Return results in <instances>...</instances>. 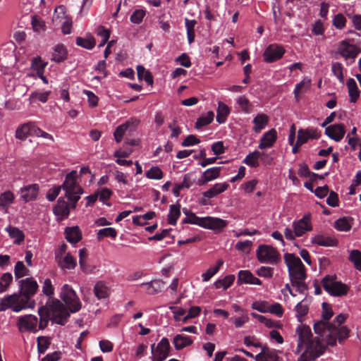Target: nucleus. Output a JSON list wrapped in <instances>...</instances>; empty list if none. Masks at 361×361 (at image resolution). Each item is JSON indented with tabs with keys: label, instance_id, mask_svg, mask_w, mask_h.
Listing matches in <instances>:
<instances>
[{
	"label": "nucleus",
	"instance_id": "473e14b6",
	"mask_svg": "<svg viewBox=\"0 0 361 361\" xmlns=\"http://www.w3.org/2000/svg\"><path fill=\"white\" fill-rule=\"evenodd\" d=\"M56 262L61 269H73L76 267V260L69 253Z\"/></svg>",
	"mask_w": 361,
	"mask_h": 361
},
{
	"label": "nucleus",
	"instance_id": "f8f14e48",
	"mask_svg": "<svg viewBox=\"0 0 361 361\" xmlns=\"http://www.w3.org/2000/svg\"><path fill=\"white\" fill-rule=\"evenodd\" d=\"M360 52V50L357 46L350 44L346 39L341 41L338 44L337 53L346 61L351 59L352 62H354Z\"/></svg>",
	"mask_w": 361,
	"mask_h": 361
},
{
	"label": "nucleus",
	"instance_id": "4be33fe9",
	"mask_svg": "<svg viewBox=\"0 0 361 361\" xmlns=\"http://www.w3.org/2000/svg\"><path fill=\"white\" fill-rule=\"evenodd\" d=\"M238 283H250V284H260L261 282L259 279L253 276V274L248 270H240L238 275Z\"/></svg>",
	"mask_w": 361,
	"mask_h": 361
},
{
	"label": "nucleus",
	"instance_id": "79ce46f5",
	"mask_svg": "<svg viewBox=\"0 0 361 361\" xmlns=\"http://www.w3.org/2000/svg\"><path fill=\"white\" fill-rule=\"evenodd\" d=\"M94 293L98 299H104L108 297L109 290L103 282H97L94 287Z\"/></svg>",
	"mask_w": 361,
	"mask_h": 361
},
{
	"label": "nucleus",
	"instance_id": "49530a36",
	"mask_svg": "<svg viewBox=\"0 0 361 361\" xmlns=\"http://www.w3.org/2000/svg\"><path fill=\"white\" fill-rule=\"evenodd\" d=\"M13 281V276L11 273H4L0 278V293L7 290Z\"/></svg>",
	"mask_w": 361,
	"mask_h": 361
},
{
	"label": "nucleus",
	"instance_id": "7ed1b4c3",
	"mask_svg": "<svg viewBox=\"0 0 361 361\" xmlns=\"http://www.w3.org/2000/svg\"><path fill=\"white\" fill-rule=\"evenodd\" d=\"M285 262L288 269L291 285L295 290L303 293L308 290L305 280L307 278L305 267L301 259L293 254H286Z\"/></svg>",
	"mask_w": 361,
	"mask_h": 361
},
{
	"label": "nucleus",
	"instance_id": "c756f323",
	"mask_svg": "<svg viewBox=\"0 0 361 361\" xmlns=\"http://www.w3.org/2000/svg\"><path fill=\"white\" fill-rule=\"evenodd\" d=\"M257 257L260 262H268L271 260V247L264 245H259L257 250Z\"/></svg>",
	"mask_w": 361,
	"mask_h": 361
},
{
	"label": "nucleus",
	"instance_id": "bf43d9fd",
	"mask_svg": "<svg viewBox=\"0 0 361 361\" xmlns=\"http://www.w3.org/2000/svg\"><path fill=\"white\" fill-rule=\"evenodd\" d=\"M95 192L97 195V197H99V200L104 204L105 201L109 199L112 195L111 190L107 188H102L101 189H99Z\"/></svg>",
	"mask_w": 361,
	"mask_h": 361
},
{
	"label": "nucleus",
	"instance_id": "c85d7f7f",
	"mask_svg": "<svg viewBox=\"0 0 361 361\" xmlns=\"http://www.w3.org/2000/svg\"><path fill=\"white\" fill-rule=\"evenodd\" d=\"M67 58V51L64 45L57 44L52 53L51 60L57 63L63 61Z\"/></svg>",
	"mask_w": 361,
	"mask_h": 361
},
{
	"label": "nucleus",
	"instance_id": "f257e3e1",
	"mask_svg": "<svg viewBox=\"0 0 361 361\" xmlns=\"http://www.w3.org/2000/svg\"><path fill=\"white\" fill-rule=\"evenodd\" d=\"M19 294L6 295L0 300V312L11 309L18 312L26 308H33L35 301L32 298L38 290V284L33 278H26L18 281Z\"/></svg>",
	"mask_w": 361,
	"mask_h": 361
},
{
	"label": "nucleus",
	"instance_id": "2eb2a0df",
	"mask_svg": "<svg viewBox=\"0 0 361 361\" xmlns=\"http://www.w3.org/2000/svg\"><path fill=\"white\" fill-rule=\"evenodd\" d=\"M345 126L342 123L329 126L325 129V134L336 142H339L345 135Z\"/></svg>",
	"mask_w": 361,
	"mask_h": 361
},
{
	"label": "nucleus",
	"instance_id": "052dcab7",
	"mask_svg": "<svg viewBox=\"0 0 361 361\" xmlns=\"http://www.w3.org/2000/svg\"><path fill=\"white\" fill-rule=\"evenodd\" d=\"M345 23L346 18L341 13L336 15L333 19V25L338 30H342L345 26Z\"/></svg>",
	"mask_w": 361,
	"mask_h": 361
},
{
	"label": "nucleus",
	"instance_id": "0eeeda50",
	"mask_svg": "<svg viewBox=\"0 0 361 361\" xmlns=\"http://www.w3.org/2000/svg\"><path fill=\"white\" fill-rule=\"evenodd\" d=\"M182 223L197 225L204 228L219 231L222 230L227 226L226 221L220 218L212 216L199 217L195 213H191L188 217L184 218L182 220Z\"/></svg>",
	"mask_w": 361,
	"mask_h": 361
},
{
	"label": "nucleus",
	"instance_id": "680f3d73",
	"mask_svg": "<svg viewBox=\"0 0 361 361\" xmlns=\"http://www.w3.org/2000/svg\"><path fill=\"white\" fill-rule=\"evenodd\" d=\"M50 342L47 337L39 336L37 338V348L39 353H44L48 348Z\"/></svg>",
	"mask_w": 361,
	"mask_h": 361
},
{
	"label": "nucleus",
	"instance_id": "13d9d810",
	"mask_svg": "<svg viewBox=\"0 0 361 361\" xmlns=\"http://www.w3.org/2000/svg\"><path fill=\"white\" fill-rule=\"evenodd\" d=\"M284 54L285 49L282 46L272 44V62L280 59Z\"/></svg>",
	"mask_w": 361,
	"mask_h": 361
},
{
	"label": "nucleus",
	"instance_id": "b1692460",
	"mask_svg": "<svg viewBox=\"0 0 361 361\" xmlns=\"http://www.w3.org/2000/svg\"><path fill=\"white\" fill-rule=\"evenodd\" d=\"M5 231L8 233L11 238L14 239L13 243L15 244L20 245L24 241L25 234L18 228L8 226L5 228Z\"/></svg>",
	"mask_w": 361,
	"mask_h": 361
},
{
	"label": "nucleus",
	"instance_id": "e433bc0d",
	"mask_svg": "<svg viewBox=\"0 0 361 361\" xmlns=\"http://www.w3.org/2000/svg\"><path fill=\"white\" fill-rule=\"evenodd\" d=\"M192 184L190 175L189 173L185 174L183 182L180 184H176L172 190V192L176 197H179L180 190L185 188H189Z\"/></svg>",
	"mask_w": 361,
	"mask_h": 361
},
{
	"label": "nucleus",
	"instance_id": "69168bd1",
	"mask_svg": "<svg viewBox=\"0 0 361 361\" xmlns=\"http://www.w3.org/2000/svg\"><path fill=\"white\" fill-rule=\"evenodd\" d=\"M83 93L88 98V103H89L90 106L94 107L97 105L98 97L92 91L85 90H83Z\"/></svg>",
	"mask_w": 361,
	"mask_h": 361
},
{
	"label": "nucleus",
	"instance_id": "72a5a7b5",
	"mask_svg": "<svg viewBox=\"0 0 361 361\" xmlns=\"http://www.w3.org/2000/svg\"><path fill=\"white\" fill-rule=\"evenodd\" d=\"M180 205L177 202L176 204L170 205L168 214V223L171 225H176L177 220L180 215Z\"/></svg>",
	"mask_w": 361,
	"mask_h": 361
},
{
	"label": "nucleus",
	"instance_id": "4468645a",
	"mask_svg": "<svg viewBox=\"0 0 361 361\" xmlns=\"http://www.w3.org/2000/svg\"><path fill=\"white\" fill-rule=\"evenodd\" d=\"M39 185L37 184H30L20 188V198L25 202L33 201L37 199L39 192Z\"/></svg>",
	"mask_w": 361,
	"mask_h": 361
},
{
	"label": "nucleus",
	"instance_id": "774afa93",
	"mask_svg": "<svg viewBox=\"0 0 361 361\" xmlns=\"http://www.w3.org/2000/svg\"><path fill=\"white\" fill-rule=\"evenodd\" d=\"M32 25L33 30L37 32H39L40 30H44L45 24L44 22L37 18L36 16H33L32 19Z\"/></svg>",
	"mask_w": 361,
	"mask_h": 361
},
{
	"label": "nucleus",
	"instance_id": "412c9836",
	"mask_svg": "<svg viewBox=\"0 0 361 361\" xmlns=\"http://www.w3.org/2000/svg\"><path fill=\"white\" fill-rule=\"evenodd\" d=\"M312 243L320 246L334 247L337 245L338 240L331 236L317 235L312 238Z\"/></svg>",
	"mask_w": 361,
	"mask_h": 361
},
{
	"label": "nucleus",
	"instance_id": "de8ad7c7",
	"mask_svg": "<svg viewBox=\"0 0 361 361\" xmlns=\"http://www.w3.org/2000/svg\"><path fill=\"white\" fill-rule=\"evenodd\" d=\"M349 261L353 263L356 269L361 271V252L353 250L349 256Z\"/></svg>",
	"mask_w": 361,
	"mask_h": 361
},
{
	"label": "nucleus",
	"instance_id": "6ab92c4d",
	"mask_svg": "<svg viewBox=\"0 0 361 361\" xmlns=\"http://www.w3.org/2000/svg\"><path fill=\"white\" fill-rule=\"evenodd\" d=\"M141 286L146 287L147 293L151 295H155L161 292L165 286V282L156 279L149 282L142 283Z\"/></svg>",
	"mask_w": 361,
	"mask_h": 361
},
{
	"label": "nucleus",
	"instance_id": "6e6552de",
	"mask_svg": "<svg viewBox=\"0 0 361 361\" xmlns=\"http://www.w3.org/2000/svg\"><path fill=\"white\" fill-rule=\"evenodd\" d=\"M322 285L328 293L335 297L345 295L349 290L347 285L336 281V276L326 275L323 278Z\"/></svg>",
	"mask_w": 361,
	"mask_h": 361
},
{
	"label": "nucleus",
	"instance_id": "ddd939ff",
	"mask_svg": "<svg viewBox=\"0 0 361 361\" xmlns=\"http://www.w3.org/2000/svg\"><path fill=\"white\" fill-rule=\"evenodd\" d=\"M293 228L297 237L302 236L306 232L312 231L310 216L305 214L300 220L293 221Z\"/></svg>",
	"mask_w": 361,
	"mask_h": 361
},
{
	"label": "nucleus",
	"instance_id": "393cba45",
	"mask_svg": "<svg viewBox=\"0 0 361 361\" xmlns=\"http://www.w3.org/2000/svg\"><path fill=\"white\" fill-rule=\"evenodd\" d=\"M15 200L14 194L7 190L0 195V209L4 210L5 213L8 212V207L13 203Z\"/></svg>",
	"mask_w": 361,
	"mask_h": 361
},
{
	"label": "nucleus",
	"instance_id": "0e129e2a",
	"mask_svg": "<svg viewBox=\"0 0 361 361\" xmlns=\"http://www.w3.org/2000/svg\"><path fill=\"white\" fill-rule=\"evenodd\" d=\"M201 312V308L199 306H192L190 308L188 314L185 316L182 321L186 322L189 319L197 317Z\"/></svg>",
	"mask_w": 361,
	"mask_h": 361
},
{
	"label": "nucleus",
	"instance_id": "5701e85b",
	"mask_svg": "<svg viewBox=\"0 0 361 361\" xmlns=\"http://www.w3.org/2000/svg\"><path fill=\"white\" fill-rule=\"evenodd\" d=\"M65 234L66 240L71 243H76L82 239V233L78 226L67 227Z\"/></svg>",
	"mask_w": 361,
	"mask_h": 361
},
{
	"label": "nucleus",
	"instance_id": "c03bdc74",
	"mask_svg": "<svg viewBox=\"0 0 361 361\" xmlns=\"http://www.w3.org/2000/svg\"><path fill=\"white\" fill-rule=\"evenodd\" d=\"M224 262L221 259H219L216 262V264L214 267H210L207 270L205 273L202 274L203 281H208L210 279L214 276L220 269V267L223 265Z\"/></svg>",
	"mask_w": 361,
	"mask_h": 361
},
{
	"label": "nucleus",
	"instance_id": "a878e982",
	"mask_svg": "<svg viewBox=\"0 0 361 361\" xmlns=\"http://www.w3.org/2000/svg\"><path fill=\"white\" fill-rule=\"evenodd\" d=\"M75 43L78 46L82 48L92 49L95 47L96 41L90 33H87L85 37H78Z\"/></svg>",
	"mask_w": 361,
	"mask_h": 361
},
{
	"label": "nucleus",
	"instance_id": "e2e57ef3",
	"mask_svg": "<svg viewBox=\"0 0 361 361\" xmlns=\"http://www.w3.org/2000/svg\"><path fill=\"white\" fill-rule=\"evenodd\" d=\"M237 103L239 104L244 112L250 113L252 109L250 102L245 96L238 97Z\"/></svg>",
	"mask_w": 361,
	"mask_h": 361
},
{
	"label": "nucleus",
	"instance_id": "a18cd8bd",
	"mask_svg": "<svg viewBox=\"0 0 361 361\" xmlns=\"http://www.w3.org/2000/svg\"><path fill=\"white\" fill-rule=\"evenodd\" d=\"M117 235V231L114 228L108 227L100 229L97 233V238L99 241L102 240L105 237H110L115 238Z\"/></svg>",
	"mask_w": 361,
	"mask_h": 361
},
{
	"label": "nucleus",
	"instance_id": "f704fd0d",
	"mask_svg": "<svg viewBox=\"0 0 361 361\" xmlns=\"http://www.w3.org/2000/svg\"><path fill=\"white\" fill-rule=\"evenodd\" d=\"M230 113L228 106L222 102L218 103L216 121L219 123H224L226 120V117Z\"/></svg>",
	"mask_w": 361,
	"mask_h": 361
},
{
	"label": "nucleus",
	"instance_id": "aec40b11",
	"mask_svg": "<svg viewBox=\"0 0 361 361\" xmlns=\"http://www.w3.org/2000/svg\"><path fill=\"white\" fill-rule=\"evenodd\" d=\"M228 186L229 185L227 183H216L211 188L204 192L202 195L204 197L211 199L226 191Z\"/></svg>",
	"mask_w": 361,
	"mask_h": 361
},
{
	"label": "nucleus",
	"instance_id": "20e7f679",
	"mask_svg": "<svg viewBox=\"0 0 361 361\" xmlns=\"http://www.w3.org/2000/svg\"><path fill=\"white\" fill-rule=\"evenodd\" d=\"M296 334L298 335V350L302 348L305 345L306 349H308L312 359H317L325 352L326 345L322 343L319 337L316 336L312 338V334L308 326L300 325L296 329Z\"/></svg>",
	"mask_w": 361,
	"mask_h": 361
},
{
	"label": "nucleus",
	"instance_id": "a211bd4d",
	"mask_svg": "<svg viewBox=\"0 0 361 361\" xmlns=\"http://www.w3.org/2000/svg\"><path fill=\"white\" fill-rule=\"evenodd\" d=\"M221 167L216 166L207 169L203 172L201 177L197 180V185L201 186L207 184L208 182L217 178L220 176Z\"/></svg>",
	"mask_w": 361,
	"mask_h": 361
},
{
	"label": "nucleus",
	"instance_id": "423d86ee",
	"mask_svg": "<svg viewBox=\"0 0 361 361\" xmlns=\"http://www.w3.org/2000/svg\"><path fill=\"white\" fill-rule=\"evenodd\" d=\"M77 171H72L66 176L63 185L61 186L66 191V197L71 202V207L75 208L77 202L83 193L82 188L77 183Z\"/></svg>",
	"mask_w": 361,
	"mask_h": 361
},
{
	"label": "nucleus",
	"instance_id": "2f4dec72",
	"mask_svg": "<svg viewBox=\"0 0 361 361\" xmlns=\"http://www.w3.org/2000/svg\"><path fill=\"white\" fill-rule=\"evenodd\" d=\"M173 345L176 350H181L192 343V340L188 337L180 334L176 335L173 338Z\"/></svg>",
	"mask_w": 361,
	"mask_h": 361
},
{
	"label": "nucleus",
	"instance_id": "7c9ffc66",
	"mask_svg": "<svg viewBox=\"0 0 361 361\" xmlns=\"http://www.w3.org/2000/svg\"><path fill=\"white\" fill-rule=\"evenodd\" d=\"M170 344L166 338H163L157 344L154 354L166 358L169 355Z\"/></svg>",
	"mask_w": 361,
	"mask_h": 361
},
{
	"label": "nucleus",
	"instance_id": "603ef678",
	"mask_svg": "<svg viewBox=\"0 0 361 361\" xmlns=\"http://www.w3.org/2000/svg\"><path fill=\"white\" fill-rule=\"evenodd\" d=\"M310 86V80H302L299 83L296 84L295 90H294V94L295 97L298 99V95L300 92H305L307 90L309 89Z\"/></svg>",
	"mask_w": 361,
	"mask_h": 361
},
{
	"label": "nucleus",
	"instance_id": "5fc2aeb1",
	"mask_svg": "<svg viewBox=\"0 0 361 361\" xmlns=\"http://www.w3.org/2000/svg\"><path fill=\"white\" fill-rule=\"evenodd\" d=\"M322 306V317L323 319V321L329 322V320L334 315V312L331 309V306L326 302H323Z\"/></svg>",
	"mask_w": 361,
	"mask_h": 361
},
{
	"label": "nucleus",
	"instance_id": "4d7b16f0",
	"mask_svg": "<svg viewBox=\"0 0 361 361\" xmlns=\"http://www.w3.org/2000/svg\"><path fill=\"white\" fill-rule=\"evenodd\" d=\"M252 243L250 240L238 241L235 244V249L243 253L248 254L250 252Z\"/></svg>",
	"mask_w": 361,
	"mask_h": 361
},
{
	"label": "nucleus",
	"instance_id": "09e8293b",
	"mask_svg": "<svg viewBox=\"0 0 361 361\" xmlns=\"http://www.w3.org/2000/svg\"><path fill=\"white\" fill-rule=\"evenodd\" d=\"M29 269L25 267L23 262L18 261L14 267L15 277L18 279L28 275Z\"/></svg>",
	"mask_w": 361,
	"mask_h": 361
},
{
	"label": "nucleus",
	"instance_id": "ea45409f",
	"mask_svg": "<svg viewBox=\"0 0 361 361\" xmlns=\"http://www.w3.org/2000/svg\"><path fill=\"white\" fill-rule=\"evenodd\" d=\"M350 330L345 326L338 328L336 326V329L331 333V336L336 338V341L338 339V342L341 343L347 338H348Z\"/></svg>",
	"mask_w": 361,
	"mask_h": 361
},
{
	"label": "nucleus",
	"instance_id": "338daca9",
	"mask_svg": "<svg viewBox=\"0 0 361 361\" xmlns=\"http://www.w3.org/2000/svg\"><path fill=\"white\" fill-rule=\"evenodd\" d=\"M326 203L328 205L332 207H337L338 205V195L334 191L329 192V197L326 199Z\"/></svg>",
	"mask_w": 361,
	"mask_h": 361
},
{
	"label": "nucleus",
	"instance_id": "c9c22d12",
	"mask_svg": "<svg viewBox=\"0 0 361 361\" xmlns=\"http://www.w3.org/2000/svg\"><path fill=\"white\" fill-rule=\"evenodd\" d=\"M350 220H353V219L348 217L340 218L335 221L334 228L339 231H349L352 228V224L350 222Z\"/></svg>",
	"mask_w": 361,
	"mask_h": 361
},
{
	"label": "nucleus",
	"instance_id": "37998d69",
	"mask_svg": "<svg viewBox=\"0 0 361 361\" xmlns=\"http://www.w3.org/2000/svg\"><path fill=\"white\" fill-rule=\"evenodd\" d=\"M234 280V275H227L223 279L217 280L214 285L217 289L223 288L224 290H226L233 284Z\"/></svg>",
	"mask_w": 361,
	"mask_h": 361
},
{
	"label": "nucleus",
	"instance_id": "9b49d317",
	"mask_svg": "<svg viewBox=\"0 0 361 361\" xmlns=\"http://www.w3.org/2000/svg\"><path fill=\"white\" fill-rule=\"evenodd\" d=\"M38 319L32 314H25L18 318L17 326L20 332H36L37 331Z\"/></svg>",
	"mask_w": 361,
	"mask_h": 361
},
{
	"label": "nucleus",
	"instance_id": "39448f33",
	"mask_svg": "<svg viewBox=\"0 0 361 361\" xmlns=\"http://www.w3.org/2000/svg\"><path fill=\"white\" fill-rule=\"evenodd\" d=\"M258 147L259 150L249 153L243 160V163L251 167L258 166L259 160L265 165L271 164L269 153L267 152V149L271 148V130H268L261 138Z\"/></svg>",
	"mask_w": 361,
	"mask_h": 361
},
{
	"label": "nucleus",
	"instance_id": "4c0bfd02",
	"mask_svg": "<svg viewBox=\"0 0 361 361\" xmlns=\"http://www.w3.org/2000/svg\"><path fill=\"white\" fill-rule=\"evenodd\" d=\"M42 288L43 293L49 298L47 305L50 304L52 300H56L53 299V295H54V288L50 279H46L44 281Z\"/></svg>",
	"mask_w": 361,
	"mask_h": 361
},
{
	"label": "nucleus",
	"instance_id": "cd10ccee",
	"mask_svg": "<svg viewBox=\"0 0 361 361\" xmlns=\"http://www.w3.org/2000/svg\"><path fill=\"white\" fill-rule=\"evenodd\" d=\"M346 85L348 89L350 102H356L360 96V91L355 80L353 78H349L347 80Z\"/></svg>",
	"mask_w": 361,
	"mask_h": 361
},
{
	"label": "nucleus",
	"instance_id": "3c124183",
	"mask_svg": "<svg viewBox=\"0 0 361 361\" xmlns=\"http://www.w3.org/2000/svg\"><path fill=\"white\" fill-rule=\"evenodd\" d=\"M252 308L262 313L271 312V305L267 301L254 302Z\"/></svg>",
	"mask_w": 361,
	"mask_h": 361
},
{
	"label": "nucleus",
	"instance_id": "6e6d98bb",
	"mask_svg": "<svg viewBox=\"0 0 361 361\" xmlns=\"http://www.w3.org/2000/svg\"><path fill=\"white\" fill-rule=\"evenodd\" d=\"M343 67L342 64L339 62H334L331 66V71L334 75L339 80V81H343Z\"/></svg>",
	"mask_w": 361,
	"mask_h": 361
},
{
	"label": "nucleus",
	"instance_id": "1a4fd4ad",
	"mask_svg": "<svg viewBox=\"0 0 361 361\" xmlns=\"http://www.w3.org/2000/svg\"><path fill=\"white\" fill-rule=\"evenodd\" d=\"M61 299L68 307V312L73 313L78 312L81 309V302L75 291L68 284L62 286L60 293Z\"/></svg>",
	"mask_w": 361,
	"mask_h": 361
},
{
	"label": "nucleus",
	"instance_id": "f03ea898",
	"mask_svg": "<svg viewBox=\"0 0 361 361\" xmlns=\"http://www.w3.org/2000/svg\"><path fill=\"white\" fill-rule=\"evenodd\" d=\"M39 329H44L50 319L60 325H64L70 317L68 310L58 300H52L49 305H42L38 309Z\"/></svg>",
	"mask_w": 361,
	"mask_h": 361
},
{
	"label": "nucleus",
	"instance_id": "8fccbe9b",
	"mask_svg": "<svg viewBox=\"0 0 361 361\" xmlns=\"http://www.w3.org/2000/svg\"><path fill=\"white\" fill-rule=\"evenodd\" d=\"M163 171L158 166H152L145 173V176L147 178L160 180L163 178Z\"/></svg>",
	"mask_w": 361,
	"mask_h": 361
},
{
	"label": "nucleus",
	"instance_id": "f3484780",
	"mask_svg": "<svg viewBox=\"0 0 361 361\" xmlns=\"http://www.w3.org/2000/svg\"><path fill=\"white\" fill-rule=\"evenodd\" d=\"M53 212L57 217V219L60 221L68 216L70 214V208L68 204L63 197L58 199L57 204L53 209Z\"/></svg>",
	"mask_w": 361,
	"mask_h": 361
},
{
	"label": "nucleus",
	"instance_id": "dca6fc26",
	"mask_svg": "<svg viewBox=\"0 0 361 361\" xmlns=\"http://www.w3.org/2000/svg\"><path fill=\"white\" fill-rule=\"evenodd\" d=\"M35 123L28 122L18 126L16 130V137L18 140H24L28 136H35Z\"/></svg>",
	"mask_w": 361,
	"mask_h": 361
},
{
	"label": "nucleus",
	"instance_id": "a19ab883",
	"mask_svg": "<svg viewBox=\"0 0 361 361\" xmlns=\"http://www.w3.org/2000/svg\"><path fill=\"white\" fill-rule=\"evenodd\" d=\"M269 117L265 114H259L253 120V129L256 133L260 132L267 124Z\"/></svg>",
	"mask_w": 361,
	"mask_h": 361
},
{
	"label": "nucleus",
	"instance_id": "864d4df0",
	"mask_svg": "<svg viewBox=\"0 0 361 361\" xmlns=\"http://www.w3.org/2000/svg\"><path fill=\"white\" fill-rule=\"evenodd\" d=\"M145 15V10L137 9L132 13V15L130 17V20L133 23L140 24L142 21Z\"/></svg>",
	"mask_w": 361,
	"mask_h": 361
},
{
	"label": "nucleus",
	"instance_id": "bb28decb",
	"mask_svg": "<svg viewBox=\"0 0 361 361\" xmlns=\"http://www.w3.org/2000/svg\"><path fill=\"white\" fill-rule=\"evenodd\" d=\"M296 312V317L300 323H302L303 317L307 314L309 312V303L307 300L304 299L298 302L295 307Z\"/></svg>",
	"mask_w": 361,
	"mask_h": 361
},
{
	"label": "nucleus",
	"instance_id": "9d476101",
	"mask_svg": "<svg viewBox=\"0 0 361 361\" xmlns=\"http://www.w3.org/2000/svg\"><path fill=\"white\" fill-rule=\"evenodd\" d=\"M313 329L314 333L320 336H324L328 332L327 344L331 346L336 345V338L331 336V333L336 329L335 324L320 320L314 323Z\"/></svg>",
	"mask_w": 361,
	"mask_h": 361
},
{
	"label": "nucleus",
	"instance_id": "58836bf2",
	"mask_svg": "<svg viewBox=\"0 0 361 361\" xmlns=\"http://www.w3.org/2000/svg\"><path fill=\"white\" fill-rule=\"evenodd\" d=\"M214 117V114L213 111H208L207 114L201 116L200 118L197 119V121L195 123V128L197 129H200L204 126H206L209 124H210Z\"/></svg>",
	"mask_w": 361,
	"mask_h": 361
}]
</instances>
